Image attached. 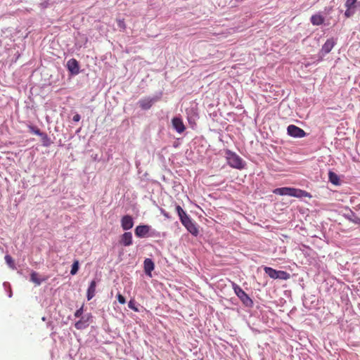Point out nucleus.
<instances>
[{
	"instance_id": "obj_1",
	"label": "nucleus",
	"mask_w": 360,
	"mask_h": 360,
	"mask_svg": "<svg viewBox=\"0 0 360 360\" xmlns=\"http://www.w3.org/2000/svg\"><path fill=\"white\" fill-rule=\"evenodd\" d=\"M273 193L276 195H289L292 196L295 198H311V195L308 193L306 191L300 189V188H290V187H283V188H278L273 191Z\"/></svg>"
},
{
	"instance_id": "obj_2",
	"label": "nucleus",
	"mask_w": 360,
	"mask_h": 360,
	"mask_svg": "<svg viewBox=\"0 0 360 360\" xmlns=\"http://www.w3.org/2000/svg\"><path fill=\"white\" fill-rule=\"evenodd\" d=\"M226 155L228 164L233 168L238 169H242L244 168V162L243 159L238 155L236 153H233L229 150L226 151Z\"/></svg>"
},
{
	"instance_id": "obj_3",
	"label": "nucleus",
	"mask_w": 360,
	"mask_h": 360,
	"mask_svg": "<svg viewBox=\"0 0 360 360\" xmlns=\"http://www.w3.org/2000/svg\"><path fill=\"white\" fill-rule=\"evenodd\" d=\"M233 289L236 295L238 297L240 301L246 306L251 307L253 305V301L248 296V295L236 283H232Z\"/></svg>"
},
{
	"instance_id": "obj_4",
	"label": "nucleus",
	"mask_w": 360,
	"mask_h": 360,
	"mask_svg": "<svg viewBox=\"0 0 360 360\" xmlns=\"http://www.w3.org/2000/svg\"><path fill=\"white\" fill-rule=\"evenodd\" d=\"M264 271L271 278L273 279L288 280L290 278V274L285 271L276 270L269 266H265L264 268Z\"/></svg>"
},
{
	"instance_id": "obj_5",
	"label": "nucleus",
	"mask_w": 360,
	"mask_h": 360,
	"mask_svg": "<svg viewBox=\"0 0 360 360\" xmlns=\"http://www.w3.org/2000/svg\"><path fill=\"white\" fill-rule=\"evenodd\" d=\"M181 222L191 234L193 236L198 234V229L189 216L185 217L184 219H181Z\"/></svg>"
},
{
	"instance_id": "obj_6",
	"label": "nucleus",
	"mask_w": 360,
	"mask_h": 360,
	"mask_svg": "<svg viewBox=\"0 0 360 360\" xmlns=\"http://www.w3.org/2000/svg\"><path fill=\"white\" fill-rule=\"evenodd\" d=\"M287 131H288V134L290 136L296 137V138H302V137L305 136V135H306L305 131L302 129H301L295 125H293V124L289 125L288 127Z\"/></svg>"
},
{
	"instance_id": "obj_7",
	"label": "nucleus",
	"mask_w": 360,
	"mask_h": 360,
	"mask_svg": "<svg viewBox=\"0 0 360 360\" xmlns=\"http://www.w3.org/2000/svg\"><path fill=\"white\" fill-rule=\"evenodd\" d=\"M150 229L148 225L137 226L134 230L135 235L139 238H145L148 236Z\"/></svg>"
},
{
	"instance_id": "obj_8",
	"label": "nucleus",
	"mask_w": 360,
	"mask_h": 360,
	"mask_svg": "<svg viewBox=\"0 0 360 360\" xmlns=\"http://www.w3.org/2000/svg\"><path fill=\"white\" fill-rule=\"evenodd\" d=\"M134 226L133 218L130 215H124L121 219V226L124 230L131 229Z\"/></svg>"
},
{
	"instance_id": "obj_9",
	"label": "nucleus",
	"mask_w": 360,
	"mask_h": 360,
	"mask_svg": "<svg viewBox=\"0 0 360 360\" xmlns=\"http://www.w3.org/2000/svg\"><path fill=\"white\" fill-rule=\"evenodd\" d=\"M335 44V41L333 38H330L326 40L325 44L322 46L321 52L324 56L330 52Z\"/></svg>"
},
{
	"instance_id": "obj_10",
	"label": "nucleus",
	"mask_w": 360,
	"mask_h": 360,
	"mask_svg": "<svg viewBox=\"0 0 360 360\" xmlns=\"http://www.w3.org/2000/svg\"><path fill=\"white\" fill-rule=\"evenodd\" d=\"M173 127L178 133H182L185 131L186 127L184 124L182 120L179 117H174L172 120Z\"/></svg>"
},
{
	"instance_id": "obj_11",
	"label": "nucleus",
	"mask_w": 360,
	"mask_h": 360,
	"mask_svg": "<svg viewBox=\"0 0 360 360\" xmlns=\"http://www.w3.org/2000/svg\"><path fill=\"white\" fill-rule=\"evenodd\" d=\"M67 67L71 73L75 75L79 73V64L76 59H70L67 63Z\"/></svg>"
},
{
	"instance_id": "obj_12",
	"label": "nucleus",
	"mask_w": 360,
	"mask_h": 360,
	"mask_svg": "<svg viewBox=\"0 0 360 360\" xmlns=\"http://www.w3.org/2000/svg\"><path fill=\"white\" fill-rule=\"evenodd\" d=\"M120 243L124 246H129L132 244V234L131 232L124 233L120 238Z\"/></svg>"
},
{
	"instance_id": "obj_13",
	"label": "nucleus",
	"mask_w": 360,
	"mask_h": 360,
	"mask_svg": "<svg viewBox=\"0 0 360 360\" xmlns=\"http://www.w3.org/2000/svg\"><path fill=\"white\" fill-rule=\"evenodd\" d=\"M153 102H154L153 98H146L141 99L139 101V106L143 110H148L152 107Z\"/></svg>"
},
{
	"instance_id": "obj_14",
	"label": "nucleus",
	"mask_w": 360,
	"mask_h": 360,
	"mask_svg": "<svg viewBox=\"0 0 360 360\" xmlns=\"http://www.w3.org/2000/svg\"><path fill=\"white\" fill-rule=\"evenodd\" d=\"M154 263L150 259H146L144 261V271L146 275L151 277V272L154 269Z\"/></svg>"
},
{
	"instance_id": "obj_15",
	"label": "nucleus",
	"mask_w": 360,
	"mask_h": 360,
	"mask_svg": "<svg viewBox=\"0 0 360 360\" xmlns=\"http://www.w3.org/2000/svg\"><path fill=\"white\" fill-rule=\"evenodd\" d=\"M96 281H92L88 288V290H87V300H91L94 297L95 292H96Z\"/></svg>"
},
{
	"instance_id": "obj_16",
	"label": "nucleus",
	"mask_w": 360,
	"mask_h": 360,
	"mask_svg": "<svg viewBox=\"0 0 360 360\" xmlns=\"http://www.w3.org/2000/svg\"><path fill=\"white\" fill-rule=\"evenodd\" d=\"M310 20L314 25H321L324 22V18L320 14H315L311 17Z\"/></svg>"
},
{
	"instance_id": "obj_17",
	"label": "nucleus",
	"mask_w": 360,
	"mask_h": 360,
	"mask_svg": "<svg viewBox=\"0 0 360 360\" xmlns=\"http://www.w3.org/2000/svg\"><path fill=\"white\" fill-rule=\"evenodd\" d=\"M329 181L334 185H338L340 184L339 176L333 172L330 171L328 173Z\"/></svg>"
},
{
	"instance_id": "obj_18",
	"label": "nucleus",
	"mask_w": 360,
	"mask_h": 360,
	"mask_svg": "<svg viewBox=\"0 0 360 360\" xmlns=\"http://www.w3.org/2000/svg\"><path fill=\"white\" fill-rule=\"evenodd\" d=\"M41 139L42 143L44 146L48 147L51 145V141L50 138L46 133L42 132L41 135L39 136Z\"/></svg>"
},
{
	"instance_id": "obj_19",
	"label": "nucleus",
	"mask_w": 360,
	"mask_h": 360,
	"mask_svg": "<svg viewBox=\"0 0 360 360\" xmlns=\"http://www.w3.org/2000/svg\"><path fill=\"white\" fill-rule=\"evenodd\" d=\"M176 212L179 217V219H180V221H181V219H184L185 217H188V215L186 214V212L182 209V207L179 205H176Z\"/></svg>"
},
{
	"instance_id": "obj_20",
	"label": "nucleus",
	"mask_w": 360,
	"mask_h": 360,
	"mask_svg": "<svg viewBox=\"0 0 360 360\" xmlns=\"http://www.w3.org/2000/svg\"><path fill=\"white\" fill-rule=\"evenodd\" d=\"M30 281L34 283L37 285H39L41 283V280L38 276V274L33 271L30 274Z\"/></svg>"
},
{
	"instance_id": "obj_21",
	"label": "nucleus",
	"mask_w": 360,
	"mask_h": 360,
	"mask_svg": "<svg viewBox=\"0 0 360 360\" xmlns=\"http://www.w3.org/2000/svg\"><path fill=\"white\" fill-rule=\"evenodd\" d=\"M4 258L6 264L9 266L10 268H11L12 269H16L15 262L10 255H6Z\"/></svg>"
},
{
	"instance_id": "obj_22",
	"label": "nucleus",
	"mask_w": 360,
	"mask_h": 360,
	"mask_svg": "<svg viewBox=\"0 0 360 360\" xmlns=\"http://www.w3.org/2000/svg\"><path fill=\"white\" fill-rule=\"evenodd\" d=\"M78 269H79V261L78 260H75L72 265V269L70 270V274L72 275H75L77 271H78Z\"/></svg>"
},
{
	"instance_id": "obj_23",
	"label": "nucleus",
	"mask_w": 360,
	"mask_h": 360,
	"mask_svg": "<svg viewBox=\"0 0 360 360\" xmlns=\"http://www.w3.org/2000/svg\"><path fill=\"white\" fill-rule=\"evenodd\" d=\"M87 326L88 325L86 324V321H83L82 320H79V321H77L75 324V327L77 330L83 329V328H86Z\"/></svg>"
},
{
	"instance_id": "obj_24",
	"label": "nucleus",
	"mask_w": 360,
	"mask_h": 360,
	"mask_svg": "<svg viewBox=\"0 0 360 360\" xmlns=\"http://www.w3.org/2000/svg\"><path fill=\"white\" fill-rule=\"evenodd\" d=\"M356 1H357V0H347V1L345 3L346 8L354 9L356 7L355 4H356Z\"/></svg>"
},
{
	"instance_id": "obj_25",
	"label": "nucleus",
	"mask_w": 360,
	"mask_h": 360,
	"mask_svg": "<svg viewBox=\"0 0 360 360\" xmlns=\"http://www.w3.org/2000/svg\"><path fill=\"white\" fill-rule=\"evenodd\" d=\"M29 129H30V131L36 134V135H38V136H40L41 135V131H40V129L39 128H37V127H34V126H29Z\"/></svg>"
},
{
	"instance_id": "obj_26",
	"label": "nucleus",
	"mask_w": 360,
	"mask_h": 360,
	"mask_svg": "<svg viewBox=\"0 0 360 360\" xmlns=\"http://www.w3.org/2000/svg\"><path fill=\"white\" fill-rule=\"evenodd\" d=\"M354 13V9H352V8H347L345 13V15L347 17V18H349L351 17L353 14Z\"/></svg>"
},
{
	"instance_id": "obj_27",
	"label": "nucleus",
	"mask_w": 360,
	"mask_h": 360,
	"mask_svg": "<svg viewBox=\"0 0 360 360\" xmlns=\"http://www.w3.org/2000/svg\"><path fill=\"white\" fill-rule=\"evenodd\" d=\"M128 307H129L130 309H133L134 311H139V309H138V308H137V307H135V305H134V301H133V300H130V301L129 302V303H128Z\"/></svg>"
},
{
	"instance_id": "obj_28",
	"label": "nucleus",
	"mask_w": 360,
	"mask_h": 360,
	"mask_svg": "<svg viewBox=\"0 0 360 360\" xmlns=\"http://www.w3.org/2000/svg\"><path fill=\"white\" fill-rule=\"evenodd\" d=\"M117 300L120 304H124L126 302V300L124 296H122L121 294H118L117 296Z\"/></svg>"
},
{
	"instance_id": "obj_29",
	"label": "nucleus",
	"mask_w": 360,
	"mask_h": 360,
	"mask_svg": "<svg viewBox=\"0 0 360 360\" xmlns=\"http://www.w3.org/2000/svg\"><path fill=\"white\" fill-rule=\"evenodd\" d=\"M83 314V307H80L79 309H77L75 313V317H79Z\"/></svg>"
},
{
	"instance_id": "obj_30",
	"label": "nucleus",
	"mask_w": 360,
	"mask_h": 360,
	"mask_svg": "<svg viewBox=\"0 0 360 360\" xmlns=\"http://www.w3.org/2000/svg\"><path fill=\"white\" fill-rule=\"evenodd\" d=\"M160 212L163 216L167 219L170 217L169 214L163 209H160Z\"/></svg>"
},
{
	"instance_id": "obj_31",
	"label": "nucleus",
	"mask_w": 360,
	"mask_h": 360,
	"mask_svg": "<svg viewBox=\"0 0 360 360\" xmlns=\"http://www.w3.org/2000/svg\"><path fill=\"white\" fill-rule=\"evenodd\" d=\"M80 115L79 114H76L75 115L73 116V121L74 122H79L80 120Z\"/></svg>"
},
{
	"instance_id": "obj_32",
	"label": "nucleus",
	"mask_w": 360,
	"mask_h": 360,
	"mask_svg": "<svg viewBox=\"0 0 360 360\" xmlns=\"http://www.w3.org/2000/svg\"><path fill=\"white\" fill-rule=\"evenodd\" d=\"M331 10H332V7H330V8L328 9V12H329V11H331Z\"/></svg>"
}]
</instances>
